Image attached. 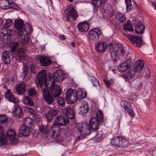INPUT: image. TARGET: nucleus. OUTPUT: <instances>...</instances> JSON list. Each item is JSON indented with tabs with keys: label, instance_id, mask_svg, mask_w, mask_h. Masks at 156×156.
<instances>
[{
	"label": "nucleus",
	"instance_id": "obj_1",
	"mask_svg": "<svg viewBox=\"0 0 156 156\" xmlns=\"http://www.w3.org/2000/svg\"><path fill=\"white\" fill-rule=\"evenodd\" d=\"M50 82L52 84L50 85L48 90L54 97L60 95L62 93V89L60 86L53 83L54 80L52 76H50L47 77L46 79V72L45 70H42L39 73L35 80L36 83L38 88H41L45 83V86L48 87L47 83Z\"/></svg>",
	"mask_w": 156,
	"mask_h": 156
},
{
	"label": "nucleus",
	"instance_id": "obj_2",
	"mask_svg": "<svg viewBox=\"0 0 156 156\" xmlns=\"http://www.w3.org/2000/svg\"><path fill=\"white\" fill-rule=\"evenodd\" d=\"M110 51L112 59L113 60L117 58H122L126 55L125 50L121 44L117 45L113 50L111 49Z\"/></svg>",
	"mask_w": 156,
	"mask_h": 156
},
{
	"label": "nucleus",
	"instance_id": "obj_3",
	"mask_svg": "<svg viewBox=\"0 0 156 156\" xmlns=\"http://www.w3.org/2000/svg\"><path fill=\"white\" fill-rule=\"evenodd\" d=\"M112 145L118 147H124L128 145V141L124 137L116 136L111 140Z\"/></svg>",
	"mask_w": 156,
	"mask_h": 156
},
{
	"label": "nucleus",
	"instance_id": "obj_4",
	"mask_svg": "<svg viewBox=\"0 0 156 156\" xmlns=\"http://www.w3.org/2000/svg\"><path fill=\"white\" fill-rule=\"evenodd\" d=\"M0 8L3 9L13 8L19 10L20 8L13 2L11 0H0Z\"/></svg>",
	"mask_w": 156,
	"mask_h": 156
},
{
	"label": "nucleus",
	"instance_id": "obj_5",
	"mask_svg": "<svg viewBox=\"0 0 156 156\" xmlns=\"http://www.w3.org/2000/svg\"><path fill=\"white\" fill-rule=\"evenodd\" d=\"M78 129L80 132V135L76 137V140H78L82 138L81 135L82 136L83 134L88 135L90 132V129L89 126L85 123H83L79 126Z\"/></svg>",
	"mask_w": 156,
	"mask_h": 156
},
{
	"label": "nucleus",
	"instance_id": "obj_6",
	"mask_svg": "<svg viewBox=\"0 0 156 156\" xmlns=\"http://www.w3.org/2000/svg\"><path fill=\"white\" fill-rule=\"evenodd\" d=\"M66 98L68 103L72 104L76 101V92L74 89H70L67 90L66 93Z\"/></svg>",
	"mask_w": 156,
	"mask_h": 156
},
{
	"label": "nucleus",
	"instance_id": "obj_7",
	"mask_svg": "<svg viewBox=\"0 0 156 156\" xmlns=\"http://www.w3.org/2000/svg\"><path fill=\"white\" fill-rule=\"evenodd\" d=\"M69 123V120L66 117L60 116L56 118L54 120L53 126L56 127H59V126H65Z\"/></svg>",
	"mask_w": 156,
	"mask_h": 156
},
{
	"label": "nucleus",
	"instance_id": "obj_8",
	"mask_svg": "<svg viewBox=\"0 0 156 156\" xmlns=\"http://www.w3.org/2000/svg\"><path fill=\"white\" fill-rule=\"evenodd\" d=\"M13 55L11 50L6 51L2 54V58L3 62L6 64L10 63L11 59L13 58Z\"/></svg>",
	"mask_w": 156,
	"mask_h": 156
},
{
	"label": "nucleus",
	"instance_id": "obj_9",
	"mask_svg": "<svg viewBox=\"0 0 156 156\" xmlns=\"http://www.w3.org/2000/svg\"><path fill=\"white\" fill-rule=\"evenodd\" d=\"M52 130L53 132V137L55 141L58 142L64 140L63 138L59 135L61 129L59 127H56L54 126H52Z\"/></svg>",
	"mask_w": 156,
	"mask_h": 156
},
{
	"label": "nucleus",
	"instance_id": "obj_10",
	"mask_svg": "<svg viewBox=\"0 0 156 156\" xmlns=\"http://www.w3.org/2000/svg\"><path fill=\"white\" fill-rule=\"evenodd\" d=\"M131 63L130 59H127L124 62L120 64L118 66V70L120 72L123 73L130 69L129 67Z\"/></svg>",
	"mask_w": 156,
	"mask_h": 156
},
{
	"label": "nucleus",
	"instance_id": "obj_11",
	"mask_svg": "<svg viewBox=\"0 0 156 156\" xmlns=\"http://www.w3.org/2000/svg\"><path fill=\"white\" fill-rule=\"evenodd\" d=\"M101 34V32L98 29L94 28L90 30L88 37L90 40H95L99 38Z\"/></svg>",
	"mask_w": 156,
	"mask_h": 156
},
{
	"label": "nucleus",
	"instance_id": "obj_12",
	"mask_svg": "<svg viewBox=\"0 0 156 156\" xmlns=\"http://www.w3.org/2000/svg\"><path fill=\"white\" fill-rule=\"evenodd\" d=\"M58 112V111L55 109L49 108L45 114V118L49 121H50L53 119Z\"/></svg>",
	"mask_w": 156,
	"mask_h": 156
},
{
	"label": "nucleus",
	"instance_id": "obj_13",
	"mask_svg": "<svg viewBox=\"0 0 156 156\" xmlns=\"http://www.w3.org/2000/svg\"><path fill=\"white\" fill-rule=\"evenodd\" d=\"M133 25L136 26L135 32L137 34L143 33L145 29L144 26L139 20H134Z\"/></svg>",
	"mask_w": 156,
	"mask_h": 156
},
{
	"label": "nucleus",
	"instance_id": "obj_14",
	"mask_svg": "<svg viewBox=\"0 0 156 156\" xmlns=\"http://www.w3.org/2000/svg\"><path fill=\"white\" fill-rule=\"evenodd\" d=\"M79 108V114L82 115H85L89 110L88 103L86 101H82L80 103Z\"/></svg>",
	"mask_w": 156,
	"mask_h": 156
},
{
	"label": "nucleus",
	"instance_id": "obj_15",
	"mask_svg": "<svg viewBox=\"0 0 156 156\" xmlns=\"http://www.w3.org/2000/svg\"><path fill=\"white\" fill-rule=\"evenodd\" d=\"M42 96L45 102L48 104H51L53 101V99L49 91L45 88L42 89Z\"/></svg>",
	"mask_w": 156,
	"mask_h": 156
},
{
	"label": "nucleus",
	"instance_id": "obj_16",
	"mask_svg": "<svg viewBox=\"0 0 156 156\" xmlns=\"http://www.w3.org/2000/svg\"><path fill=\"white\" fill-rule=\"evenodd\" d=\"M6 136L12 143L15 144L17 142V140L16 139V133L14 129H9L7 132Z\"/></svg>",
	"mask_w": 156,
	"mask_h": 156
},
{
	"label": "nucleus",
	"instance_id": "obj_17",
	"mask_svg": "<svg viewBox=\"0 0 156 156\" xmlns=\"http://www.w3.org/2000/svg\"><path fill=\"white\" fill-rule=\"evenodd\" d=\"M127 37L133 43L135 44L137 47H140L142 44L141 38L139 36L128 35H127Z\"/></svg>",
	"mask_w": 156,
	"mask_h": 156
},
{
	"label": "nucleus",
	"instance_id": "obj_18",
	"mask_svg": "<svg viewBox=\"0 0 156 156\" xmlns=\"http://www.w3.org/2000/svg\"><path fill=\"white\" fill-rule=\"evenodd\" d=\"M78 30L81 32L87 31L89 29V24L88 22L83 21L79 23L77 25Z\"/></svg>",
	"mask_w": 156,
	"mask_h": 156
},
{
	"label": "nucleus",
	"instance_id": "obj_19",
	"mask_svg": "<svg viewBox=\"0 0 156 156\" xmlns=\"http://www.w3.org/2000/svg\"><path fill=\"white\" fill-rule=\"evenodd\" d=\"M144 66V61L141 59H139L135 62L133 67V71L136 72H139L143 69Z\"/></svg>",
	"mask_w": 156,
	"mask_h": 156
},
{
	"label": "nucleus",
	"instance_id": "obj_20",
	"mask_svg": "<svg viewBox=\"0 0 156 156\" xmlns=\"http://www.w3.org/2000/svg\"><path fill=\"white\" fill-rule=\"evenodd\" d=\"M5 96L6 98L10 101L15 103H18L19 102L18 98L14 96L9 90H8L5 93Z\"/></svg>",
	"mask_w": 156,
	"mask_h": 156
},
{
	"label": "nucleus",
	"instance_id": "obj_21",
	"mask_svg": "<svg viewBox=\"0 0 156 156\" xmlns=\"http://www.w3.org/2000/svg\"><path fill=\"white\" fill-rule=\"evenodd\" d=\"M87 94L86 91L84 89L79 88L76 92V100L80 101L82 100L86 97Z\"/></svg>",
	"mask_w": 156,
	"mask_h": 156
},
{
	"label": "nucleus",
	"instance_id": "obj_22",
	"mask_svg": "<svg viewBox=\"0 0 156 156\" xmlns=\"http://www.w3.org/2000/svg\"><path fill=\"white\" fill-rule=\"evenodd\" d=\"M24 25L23 21L21 19L16 20L15 21L14 25L16 29L17 30V33L20 36V32L23 30V27Z\"/></svg>",
	"mask_w": 156,
	"mask_h": 156
},
{
	"label": "nucleus",
	"instance_id": "obj_23",
	"mask_svg": "<svg viewBox=\"0 0 156 156\" xmlns=\"http://www.w3.org/2000/svg\"><path fill=\"white\" fill-rule=\"evenodd\" d=\"M63 113L69 119H73L75 117V114L73 109L68 107L62 109Z\"/></svg>",
	"mask_w": 156,
	"mask_h": 156
},
{
	"label": "nucleus",
	"instance_id": "obj_24",
	"mask_svg": "<svg viewBox=\"0 0 156 156\" xmlns=\"http://www.w3.org/2000/svg\"><path fill=\"white\" fill-rule=\"evenodd\" d=\"M18 133L20 135L27 136L30 134L29 129L27 126L22 125L18 130Z\"/></svg>",
	"mask_w": 156,
	"mask_h": 156
},
{
	"label": "nucleus",
	"instance_id": "obj_25",
	"mask_svg": "<svg viewBox=\"0 0 156 156\" xmlns=\"http://www.w3.org/2000/svg\"><path fill=\"white\" fill-rule=\"evenodd\" d=\"M39 60L41 65L44 66H49L51 62L50 58L46 56H41L40 57Z\"/></svg>",
	"mask_w": 156,
	"mask_h": 156
},
{
	"label": "nucleus",
	"instance_id": "obj_26",
	"mask_svg": "<svg viewBox=\"0 0 156 156\" xmlns=\"http://www.w3.org/2000/svg\"><path fill=\"white\" fill-rule=\"evenodd\" d=\"M98 119L95 117H94L91 119L90 121V125L92 129L93 130L97 129L99 126Z\"/></svg>",
	"mask_w": 156,
	"mask_h": 156
},
{
	"label": "nucleus",
	"instance_id": "obj_27",
	"mask_svg": "<svg viewBox=\"0 0 156 156\" xmlns=\"http://www.w3.org/2000/svg\"><path fill=\"white\" fill-rule=\"evenodd\" d=\"M17 55L20 61L23 62L27 58L25 50L22 48H19L17 51Z\"/></svg>",
	"mask_w": 156,
	"mask_h": 156
},
{
	"label": "nucleus",
	"instance_id": "obj_28",
	"mask_svg": "<svg viewBox=\"0 0 156 156\" xmlns=\"http://www.w3.org/2000/svg\"><path fill=\"white\" fill-rule=\"evenodd\" d=\"M54 77L56 81L58 82H62L64 79V74L61 70H58L54 73Z\"/></svg>",
	"mask_w": 156,
	"mask_h": 156
},
{
	"label": "nucleus",
	"instance_id": "obj_29",
	"mask_svg": "<svg viewBox=\"0 0 156 156\" xmlns=\"http://www.w3.org/2000/svg\"><path fill=\"white\" fill-rule=\"evenodd\" d=\"M22 112L21 108L18 105H15L12 110L13 115L19 118L21 117L22 114Z\"/></svg>",
	"mask_w": 156,
	"mask_h": 156
},
{
	"label": "nucleus",
	"instance_id": "obj_30",
	"mask_svg": "<svg viewBox=\"0 0 156 156\" xmlns=\"http://www.w3.org/2000/svg\"><path fill=\"white\" fill-rule=\"evenodd\" d=\"M107 46V44L105 42H100L95 45L96 50L100 52H102L105 51Z\"/></svg>",
	"mask_w": 156,
	"mask_h": 156
},
{
	"label": "nucleus",
	"instance_id": "obj_31",
	"mask_svg": "<svg viewBox=\"0 0 156 156\" xmlns=\"http://www.w3.org/2000/svg\"><path fill=\"white\" fill-rule=\"evenodd\" d=\"M25 29L23 30L22 31L20 32V36H22L23 35H28L30 34L32 32L31 27L28 23H26L24 26Z\"/></svg>",
	"mask_w": 156,
	"mask_h": 156
},
{
	"label": "nucleus",
	"instance_id": "obj_32",
	"mask_svg": "<svg viewBox=\"0 0 156 156\" xmlns=\"http://www.w3.org/2000/svg\"><path fill=\"white\" fill-rule=\"evenodd\" d=\"M134 72L131 69H129L126 71L125 73L122 75L123 77L125 79H130L133 77L134 75Z\"/></svg>",
	"mask_w": 156,
	"mask_h": 156
},
{
	"label": "nucleus",
	"instance_id": "obj_33",
	"mask_svg": "<svg viewBox=\"0 0 156 156\" xmlns=\"http://www.w3.org/2000/svg\"><path fill=\"white\" fill-rule=\"evenodd\" d=\"M101 10L102 12L108 13L112 12V11L111 6L107 3H105L101 5Z\"/></svg>",
	"mask_w": 156,
	"mask_h": 156
},
{
	"label": "nucleus",
	"instance_id": "obj_34",
	"mask_svg": "<svg viewBox=\"0 0 156 156\" xmlns=\"http://www.w3.org/2000/svg\"><path fill=\"white\" fill-rule=\"evenodd\" d=\"M106 134L105 131H100L98 132L96 136V140L99 142L104 139L106 136Z\"/></svg>",
	"mask_w": 156,
	"mask_h": 156
},
{
	"label": "nucleus",
	"instance_id": "obj_35",
	"mask_svg": "<svg viewBox=\"0 0 156 156\" xmlns=\"http://www.w3.org/2000/svg\"><path fill=\"white\" fill-rule=\"evenodd\" d=\"M16 90L20 94H23L25 91V86L24 83H20L17 86Z\"/></svg>",
	"mask_w": 156,
	"mask_h": 156
},
{
	"label": "nucleus",
	"instance_id": "obj_36",
	"mask_svg": "<svg viewBox=\"0 0 156 156\" xmlns=\"http://www.w3.org/2000/svg\"><path fill=\"white\" fill-rule=\"evenodd\" d=\"M22 102L25 104L32 106L34 103L32 100L28 96H24L23 98Z\"/></svg>",
	"mask_w": 156,
	"mask_h": 156
},
{
	"label": "nucleus",
	"instance_id": "obj_37",
	"mask_svg": "<svg viewBox=\"0 0 156 156\" xmlns=\"http://www.w3.org/2000/svg\"><path fill=\"white\" fill-rule=\"evenodd\" d=\"M121 105L122 107L124 108L126 111L130 108H132V106L130 103L125 101H122Z\"/></svg>",
	"mask_w": 156,
	"mask_h": 156
},
{
	"label": "nucleus",
	"instance_id": "obj_38",
	"mask_svg": "<svg viewBox=\"0 0 156 156\" xmlns=\"http://www.w3.org/2000/svg\"><path fill=\"white\" fill-rule=\"evenodd\" d=\"M69 15L74 20H76L78 16L77 12L73 8H71L69 12Z\"/></svg>",
	"mask_w": 156,
	"mask_h": 156
},
{
	"label": "nucleus",
	"instance_id": "obj_39",
	"mask_svg": "<svg viewBox=\"0 0 156 156\" xmlns=\"http://www.w3.org/2000/svg\"><path fill=\"white\" fill-rule=\"evenodd\" d=\"M130 23V20H128L127 23L124 25L123 29L124 30H127L128 31H133L134 30L133 28L132 27Z\"/></svg>",
	"mask_w": 156,
	"mask_h": 156
},
{
	"label": "nucleus",
	"instance_id": "obj_40",
	"mask_svg": "<svg viewBox=\"0 0 156 156\" xmlns=\"http://www.w3.org/2000/svg\"><path fill=\"white\" fill-rule=\"evenodd\" d=\"M116 18L117 20L121 22L125 21L126 20V18L124 13L120 12H118L117 14Z\"/></svg>",
	"mask_w": 156,
	"mask_h": 156
},
{
	"label": "nucleus",
	"instance_id": "obj_41",
	"mask_svg": "<svg viewBox=\"0 0 156 156\" xmlns=\"http://www.w3.org/2000/svg\"><path fill=\"white\" fill-rule=\"evenodd\" d=\"M4 33H5V34H6V35H7V37H6V38H7V40L9 41H10V39L9 38L10 36H14L15 35V32L13 30H12L9 29H6V30H5V28H4Z\"/></svg>",
	"mask_w": 156,
	"mask_h": 156
},
{
	"label": "nucleus",
	"instance_id": "obj_42",
	"mask_svg": "<svg viewBox=\"0 0 156 156\" xmlns=\"http://www.w3.org/2000/svg\"><path fill=\"white\" fill-rule=\"evenodd\" d=\"M96 116L99 122H101L104 119L103 114L101 110H100L97 111Z\"/></svg>",
	"mask_w": 156,
	"mask_h": 156
},
{
	"label": "nucleus",
	"instance_id": "obj_43",
	"mask_svg": "<svg viewBox=\"0 0 156 156\" xmlns=\"http://www.w3.org/2000/svg\"><path fill=\"white\" fill-rule=\"evenodd\" d=\"M22 38V43L24 44H28L29 39L28 35H23L22 36H20Z\"/></svg>",
	"mask_w": 156,
	"mask_h": 156
},
{
	"label": "nucleus",
	"instance_id": "obj_44",
	"mask_svg": "<svg viewBox=\"0 0 156 156\" xmlns=\"http://www.w3.org/2000/svg\"><path fill=\"white\" fill-rule=\"evenodd\" d=\"M25 110L27 112L33 116L36 113L34 109L30 107H25Z\"/></svg>",
	"mask_w": 156,
	"mask_h": 156
},
{
	"label": "nucleus",
	"instance_id": "obj_45",
	"mask_svg": "<svg viewBox=\"0 0 156 156\" xmlns=\"http://www.w3.org/2000/svg\"><path fill=\"white\" fill-rule=\"evenodd\" d=\"M8 117L3 114L0 115V123H6L8 120Z\"/></svg>",
	"mask_w": 156,
	"mask_h": 156
},
{
	"label": "nucleus",
	"instance_id": "obj_46",
	"mask_svg": "<svg viewBox=\"0 0 156 156\" xmlns=\"http://www.w3.org/2000/svg\"><path fill=\"white\" fill-rule=\"evenodd\" d=\"M13 24V22L10 19L6 20L3 28H7L10 27Z\"/></svg>",
	"mask_w": 156,
	"mask_h": 156
},
{
	"label": "nucleus",
	"instance_id": "obj_47",
	"mask_svg": "<svg viewBox=\"0 0 156 156\" xmlns=\"http://www.w3.org/2000/svg\"><path fill=\"white\" fill-rule=\"evenodd\" d=\"M39 129L41 132L43 134L47 133H48L49 131L48 129L46 126H44L43 125L41 126H40Z\"/></svg>",
	"mask_w": 156,
	"mask_h": 156
},
{
	"label": "nucleus",
	"instance_id": "obj_48",
	"mask_svg": "<svg viewBox=\"0 0 156 156\" xmlns=\"http://www.w3.org/2000/svg\"><path fill=\"white\" fill-rule=\"evenodd\" d=\"M126 5V10L127 11H130L132 7V5L131 0H125Z\"/></svg>",
	"mask_w": 156,
	"mask_h": 156
},
{
	"label": "nucleus",
	"instance_id": "obj_49",
	"mask_svg": "<svg viewBox=\"0 0 156 156\" xmlns=\"http://www.w3.org/2000/svg\"><path fill=\"white\" fill-rule=\"evenodd\" d=\"M126 111L127 112L130 117L133 118L135 116V113L133 108H129Z\"/></svg>",
	"mask_w": 156,
	"mask_h": 156
},
{
	"label": "nucleus",
	"instance_id": "obj_50",
	"mask_svg": "<svg viewBox=\"0 0 156 156\" xmlns=\"http://www.w3.org/2000/svg\"><path fill=\"white\" fill-rule=\"evenodd\" d=\"M7 143V140L4 135L2 134L0 137V145H3Z\"/></svg>",
	"mask_w": 156,
	"mask_h": 156
},
{
	"label": "nucleus",
	"instance_id": "obj_51",
	"mask_svg": "<svg viewBox=\"0 0 156 156\" xmlns=\"http://www.w3.org/2000/svg\"><path fill=\"white\" fill-rule=\"evenodd\" d=\"M33 118L34 120L36 122H40L41 119V115L38 113H36L33 116Z\"/></svg>",
	"mask_w": 156,
	"mask_h": 156
},
{
	"label": "nucleus",
	"instance_id": "obj_52",
	"mask_svg": "<svg viewBox=\"0 0 156 156\" xmlns=\"http://www.w3.org/2000/svg\"><path fill=\"white\" fill-rule=\"evenodd\" d=\"M57 101L58 105L62 107L64 105L65 101L64 99L61 97L58 98L57 100Z\"/></svg>",
	"mask_w": 156,
	"mask_h": 156
},
{
	"label": "nucleus",
	"instance_id": "obj_53",
	"mask_svg": "<svg viewBox=\"0 0 156 156\" xmlns=\"http://www.w3.org/2000/svg\"><path fill=\"white\" fill-rule=\"evenodd\" d=\"M4 28H2L1 31H0V40L5 39H6L5 33H4Z\"/></svg>",
	"mask_w": 156,
	"mask_h": 156
},
{
	"label": "nucleus",
	"instance_id": "obj_54",
	"mask_svg": "<svg viewBox=\"0 0 156 156\" xmlns=\"http://www.w3.org/2000/svg\"><path fill=\"white\" fill-rule=\"evenodd\" d=\"M92 3L94 7L96 8L98 7L101 5V2L99 0H93Z\"/></svg>",
	"mask_w": 156,
	"mask_h": 156
},
{
	"label": "nucleus",
	"instance_id": "obj_55",
	"mask_svg": "<svg viewBox=\"0 0 156 156\" xmlns=\"http://www.w3.org/2000/svg\"><path fill=\"white\" fill-rule=\"evenodd\" d=\"M28 92L29 95L31 96H35L36 94V91L34 88L29 89Z\"/></svg>",
	"mask_w": 156,
	"mask_h": 156
},
{
	"label": "nucleus",
	"instance_id": "obj_56",
	"mask_svg": "<svg viewBox=\"0 0 156 156\" xmlns=\"http://www.w3.org/2000/svg\"><path fill=\"white\" fill-rule=\"evenodd\" d=\"M104 81L106 86L108 87H109L110 86L113 84L114 81L112 79H110L109 80H104Z\"/></svg>",
	"mask_w": 156,
	"mask_h": 156
},
{
	"label": "nucleus",
	"instance_id": "obj_57",
	"mask_svg": "<svg viewBox=\"0 0 156 156\" xmlns=\"http://www.w3.org/2000/svg\"><path fill=\"white\" fill-rule=\"evenodd\" d=\"M19 44L18 42H11L10 44V46L12 47V50L14 51L16 49Z\"/></svg>",
	"mask_w": 156,
	"mask_h": 156
},
{
	"label": "nucleus",
	"instance_id": "obj_58",
	"mask_svg": "<svg viewBox=\"0 0 156 156\" xmlns=\"http://www.w3.org/2000/svg\"><path fill=\"white\" fill-rule=\"evenodd\" d=\"M25 123L27 125H30L32 123L33 121L32 119L30 117H27L24 120Z\"/></svg>",
	"mask_w": 156,
	"mask_h": 156
},
{
	"label": "nucleus",
	"instance_id": "obj_59",
	"mask_svg": "<svg viewBox=\"0 0 156 156\" xmlns=\"http://www.w3.org/2000/svg\"><path fill=\"white\" fill-rule=\"evenodd\" d=\"M91 80L94 86L96 87L99 85V82L96 78L94 77H92Z\"/></svg>",
	"mask_w": 156,
	"mask_h": 156
},
{
	"label": "nucleus",
	"instance_id": "obj_60",
	"mask_svg": "<svg viewBox=\"0 0 156 156\" xmlns=\"http://www.w3.org/2000/svg\"><path fill=\"white\" fill-rule=\"evenodd\" d=\"M23 73H24V77H25L27 75V73L28 71V66L26 65H24L23 68Z\"/></svg>",
	"mask_w": 156,
	"mask_h": 156
},
{
	"label": "nucleus",
	"instance_id": "obj_61",
	"mask_svg": "<svg viewBox=\"0 0 156 156\" xmlns=\"http://www.w3.org/2000/svg\"><path fill=\"white\" fill-rule=\"evenodd\" d=\"M73 131L70 129H67L66 131L65 134L66 136L67 137L72 136L73 135Z\"/></svg>",
	"mask_w": 156,
	"mask_h": 156
},
{
	"label": "nucleus",
	"instance_id": "obj_62",
	"mask_svg": "<svg viewBox=\"0 0 156 156\" xmlns=\"http://www.w3.org/2000/svg\"><path fill=\"white\" fill-rule=\"evenodd\" d=\"M36 68L33 65H31V72L34 73H36Z\"/></svg>",
	"mask_w": 156,
	"mask_h": 156
},
{
	"label": "nucleus",
	"instance_id": "obj_63",
	"mask_svg": "<svg viewBox=\"0 0 156 156\" xmlns=\"http://www.w3.org/2000/svg\"><path fill=\"white\" fill-rule=\"evenodd\" d=\"M130 99L132 101H135L138 99V97L135 94H133L130 97Z\"/></svg>",
	"mask_w": 156,
	"mask_h": 156
},
{
	"label": "nucleus",
	"instance_id": "obj_64",
	"mask_svg": "<svg viewBox=\"0 0 156 156\" xmlns=\"http://www.w3.org/2000/svg\"><path fill=\"white\" fill-rule=\"evenodd\" d=\"M30 11L34 14L36 15L37 14V12L36 11L33 9L30 8Z\"/></svg>",
	"mask_w": 156,
	"mask_h": 156
}]
</instances>
